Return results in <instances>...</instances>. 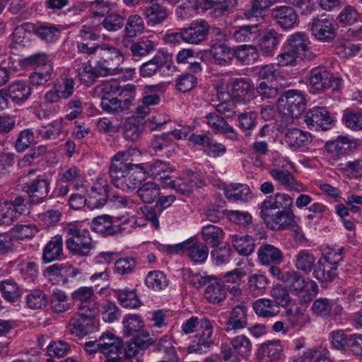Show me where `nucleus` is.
<instances>
[{"label": "nucleus", "instance_id": "nucleus-1", "mask_svg": "<svg viewBox=\"0 0 362 362\" xmlns=\"http://www.w3.org/2000/svg\"><path fill=\"white\" fill-rule=\"evenodd\" d=\"M37 170H30L18 179V186L25 192L35 204L45 202L50 192V181L42 175L35 176Z\"/></svg>", "mask_w": 362, "mask_h": 362}, {"label": "nucleus", "instance_id": "nucleus-2", "mask_svg": "<svg viewBox=\"0 0 362 362\" xmlns=\"http://www.w3.org/2000/svg\"><path fill=\"white\" fill-rule=\"evenodd\" d=\"M64 231L70 235L66 240V246L71 255L81 257L92 255L91 250L95 248V243L88 229L71 223L64 228Z\"/></svg>", "mask_w": 362, "mask_h": 362}, {"label": "nucleus", "instance_id": "nucleus-3", "mask_svg": "<svg viewBox=\"0 0 362 362\" xmlns=\"http://www.w3.org/2000/svg\"><path fill=\"white\" fill-rule=\"evenodd\" d=\"M111 182L115 187L124 192H132L138 189L141 182L145 179L148 171L146 168H130L120 170L115 168L114 170H109Z\"/></svg>", "mask_w": 362, "mask_h": 362}, {"label": "nucleus", "instance_id": "nucleus-4", "mask_svg": "<svg viewBox=\"0 0 362 362\" xmlns=\"http://www.w3.org/2000/svg\"><path fill=\"white\" fill-rule=\"evenodd\" d=\"M277 109L286 119L298 118L306 109L304 94L298 90L284 91L277 100Z\"/></svg>", "mask_w": 362, "mask_h": 362}, {"label": "nucleus", "instance_id": "nucleus-5", "mask_svg": "<svg viewBox=\"0 0 362 362\" xmlns=\"http://www.w3.org/2000/svg\"><path fill=\"white\" fill-rule=\"evenodd\" d=\"M109 201L117 207H126L128 199L124 196L112 194L108 190V186L103 180H99L92 187L88 197V207L90 209L103 207Z\"/></svg>", "mask_w": 362, "mask_h": 362}, {"label": "nucleus", "instance_id": "nucleus-6", "mask_svg": "<svg viewBox=\"0 0 362 362\" xmlns=\"http://www.w3.org/2000/svg\"><path fill=\"white\" fill-rule=\"evenodd\" d=\"M122 62L121 52L114 47L105 46L100 49L95 64L101 77L112 76L120 72Z\"/></svg>", "mask_w": 362, "mask_h": 362}, {"label": "nucleus", "instance_id": "nucleus-7", "mask_svg": "<svg viewBox=\"0 0 362 362\" xmlns=\"http://www.w3.org/2000/svg\"><path fill=\"white\" fill-rule=\"evenodd\" d=\"M309 27L314 37L322 42H331L337 37V23L325 14L314 18Z\"/></svg>", "mask_w": 362, "mask_h": 362}, {"label": "nucleus", "instance_id": "nucleus-8", "mask_svg": "<svg viewBox=\"0 0 362 362\" xmlns=\"http://www.w3.org/2000/svg\"><path fill=\"white\" fill-rule=\"evenodd\" d=\"M101 341V354L107 358L104 362H124L125 346L121 339L112 333H103Z\"/></svg>", "mask_w": 362, "mask_h": 362}, {"label": "nucleus", "instance_id": "nucleus-9", "mask_svg": "<svg viewBox=\"0 0 362 362\" xmlns=\"http://www.w3.org/2000/svg\"><path fill=\"white\" fill-rule=\"evenodd\" d=\"M202 331H198L195 335V339L188 346V352L195 354H205L214 344L212 339L213 327L211 322L206 318H202L200 323Z\"/></svg>", "mask_w": 362, "mask_h": 362}, {"label": "nucleus", "instance_id": "nucleus-10", "mask_svg": "<svg viewBox=\"0 0 362 362\" xmlns=\"http://www.w3.org/2000/svg\"><path fill=\"white\" fill-rule=\"evenodd\" d=\"M359 146L358 141L346 136H339L326 142L325 149L334 160H338L353 153Z\"/></svg>", "mask_w": 362, "mask_h": 362}, {"label": "nucleus", "instance_id": "nucleus-11", "mask_svg": "<svg viewBox=\"0 0 362 362\" xmlns=\"http://www.w3.org/2000/svg\"><path fill=\"white\" fill-rule=\"evenodd\" d=\"M198 286H206L204 291L205 298L211 303L218 304L223 301L227 293L225 286L218 279L213 276H197Z\"/></svg>", "mask_w": 362, "mask_h": 362}, {"label": "nucleus", "instance_id": "nucleus-12", "mask_svg": "<svg viewBox=\"0 0 362 362\" xmlns=\"http://www.w3.org/2000/svg\"><path fill=\"white\" fill-rule=\"evenodd\" d=\"M269 274L280 280L286 287L291 292L301 293L306 286V281L303 276L296 271H288L282 272L277 266L269 268Z\"/></svg>", "mask_w": 362, "mask_h": 362}, {"label": "nucleus", "instance_id": "nucleus-13", "mask_svg": "<svg viewBox=\"0 0 362 362\" xmlns=\"http://www.w3.org/2000/svg\"><path fill=\"white\" fill-rule=\"evenodd\" d=\"M309 78L311 87L319 92H323L330 88L334 83L338 87L341 82L340 78H335L325 66L313 68L310 71Z\"/></svg>", "mask_w": 362, "mask_h": 362}, {"label": "nucleus", "instance_id": "nucleus-14", "mask_svg": "<svg viewBox=\"0 0 362 362\" xmlns=\"http://www.w3.org/2000/svg\"><path fill=\"white\" fill-rule=\"evenodd\" d=\"M266 224L273 230H284L295 226V216L292 209L260 214Z\"/></svg>", "mask_w": 362, "mask_h": 362}, {"label": "nucleus", "instance_id": "nucleus-15", "mask_svg": "<svg viewBox=\"0 0 362 362\" xmlns=\"http://www.w3.org/2000/svg\"><path fill=\"white\" fill-rule=\"evenodd\" d=\"M124 348V362H141L140 359L142 351L148 349L152 344L148 334L132 336Z\"/></svg>", "mask_w": 362, "mask_h": 362}, {"label": "nucleus", "instance_id": "nucleus-16", "mask_svg": "<svg viewBox=\"0 0 362 362\" xmlns=\"http://www.w3.org/2000/svg\"><path fill=\"white\" fill-rule=\"evenodd\" d=\"M185 42L192 45H199L205 41L210 32V25L204 20H196L182 28Z\"/></svg>", "mask_w": 362, "mask_h": 362}, {"label": "nucleus", "instance_id": "nucleus-17", "mask_svg": "<svg viewBox=\"0 0 362 362\" xmlns=\"http://www.w3.org/2000/svg\"><path fill=\"white\" fill-rule=\"evenodd\" d=\"M341 257L332 259L329 256L320 258L316 263L313 274L321 282H329L337 276V269Z\"/></svg>", "mask_w": 362, "mask_h": 362}, {"label": "nucleus", "instance_id": "nucleus-18", "mask_svg": "<svg viewBox=\"0 0 362 362\" xmlns=\"http://www.w3.org/2000/svg\"><path fill=\"white\" fill-rule=\"evenodd\" d=\"M305 122L307 125L322 131L329 130L334 125V120L325 107H315L310 109L306 113Z\"/></svg>", "mask_w": 362, "mask_h": 362}, {"label": "nucleus", "instance_id": "nucleus-19", "mask_svg": "<svg viewBox=\"0 0 362 362\" xmlns=\"http://www.w3.org/2000/svg\"><path fill=\"white\" fill-rule=\"evenodd\" d=\"M255 87L251 80L247 78H235L231 84L232 99L246 104L255 98Z\"/></svg>", "mask_w": 362, "mask_h": 362}, {"label": "nucleus", "instance_id": "nucleus-20", "mask_svg": "<svg viewBox=\"0 0 362 362\" xmlns=\"http://www.w3.org/2000/svg\"><path fill=\"white\" fill-rule=\"evenodd\" d=\"M141 156V152L137 148H130L125 151L117 152L112 158L109 167V170H114L115 168L120 170L130 168H140L144 164L136 163V157Z\"/></svg>", "mask_w": 362, "mask_h": 362}, {"label": "nucleus", "instance_id": "nucleus-21", "mask_svg": "<svg viewBox=\"0 0 362 362\" xmlns=\"http://www.w3.org/2000/svg\"><path fill=\"white\" fill-rule=\"evenodd\" d=\"M247 308L243 305L234 307L230 312L229 317L226 323V332H236L248 326Z\"/></svg>", "mask_w": 362, "mask_h": 362}, {"label": "nucleus", "instance_id": "nucleus-22", "mask_svg": "<svg viewBox=\"0 0 362 362\" xmlns=\"http://www.w3.org/2000/svg\"><path fill=\"white\" fill-rule=\"evenodd\" d=\"M141 14L146 25L151 28L162 25L169 16L167 8L157 2L143 8Z\"/></svg>", "mask_w": 362, "mask_h": 362}, {"label": "nucleus", "instance_id": "nucleus-23", "mask_svg": "<svg viewBox=\"0 0 362 362\" xmlns=\"http://www.w3.org/2000/svg\"><path fill=\"white\" fill-rule=\"evenodd\" d=\"M272 17L284 30H289L294 27L298 16L295 10L288 6H279L273 8Z\"/></svg>", "mask_w": 362, "mask_h": 362}, {"label": "nucleus", "instance_id": "nucleus-24", "mask_svg": "<svg viewBox=\"0 0 362 362\" xmlns=\"http://www.w3.org/2000/svg\"><path fill=\"white\" fill-rule=\"evenodd\" d=\"M293 199L287 194L276 193L274 197L266 199L261 205L260 214L292 209Z\"/></svg>", "mask_w": 362, "mask_h": 362}, {"label": "nucleus", "instance_id": "nucleus-25", "mask_svg": "<svg viewBox=\"0 0 362 362\" xmlns=\"http://www.w3.org/2000/svg\"><path fill=\"white\" fill-rule=\"evenodd\" d=\"M311 309L315 314L322 317L340 315L343 310L337 300L327 298L315 300Z\"/></svg>", "mask_w": 362, "mask_h": 362}, {"label": "nucleus", "instance_id": "nucleus-26", "mask_svg": "<svg viewBox=\"0 0 362 362\" xmlns=\"http://www.w3.org/2000/svg\"><path fill=\"white\" fill-rule=\"evenodd\" d=\"M124 25V35L122 40L124 47H128L131 39L141 34L145 30V23L142 16L139 14H132L128 16Z\"/></svg>", "mask_w": 362, "mask_h": 362}, {"label": "nucleus", "instance_id": "nucleus-27", "mask_svg": "<svg viewBox=\"0 0 362 362\" xmlns=\"http://www.w3.org/2000/svg\"><path fill=\"white\" fill-rule=\"evenodd\" d=\"M257 259L262 265L276 266L284 261V255L281 250L272 245H262L257 251Z\"/></svg>", "mask_w": 362, "mask_h": 362}, {"label": "nucleus", "instance_id": "nucleus-28", "mask_svg": "<svg viewBox=\"0 0 362 362\" xmlns=\"http://www.w3.org/2000/svg\"><path fill=\"white\" fill-rule=\"evenodd\" d=\"M207 124L214 133L226 135V138L232 141H237L238 134L233 127L226 119L216 113H209L205 117Z\"/></svg>", "mask_w": 362, "mask_h": 362}, {"label": "nucleus", "instance_id": "nucleus-29", "mask_svg": "<svg viewBox=\"0 0 362 362\" xmlns=\"http://www.w3.org/2000/svg\"><path fill=\"white\" fill-rule=\"evenodd\" d=\"M6 88L8 98L16 105H22L26 102L33 91L30 86L27 82L21 80L13 81Z\"/></svg>", "mask_w": 362, "mask_h": 362}, {"label": "nucleus", "instance_id": "nucleus-30", "mask_svg": "<svg viewBox=\"0 0 362 362\" xmlns=\"http://www.w3.org/2000/svg\"><path fill=\"white\" fill-rule=\"evenodd\" d=\"M281 35L274 29L266 30L258 41V52L264 57H272L279 43Z\"/></svg>", "mask_w": 362, "mask_h": 362}, {"label": "nucleus", "instance_id": "nucleus-31", "mask_svg": "<svg viewBox=\"0 0 362 362\" xmlns=\"http://www.w3.org/2000/svg\"><path fill=\"white\" fill-rule=\"evenodd\" d=\"M312 140L313 137L309 132L298 128L288 129L285 135L286 143L293 151L299 150L308 145Z\"/></svg>", "mask_w": 362, "mask_h": 362}, {"label": "nucleus", "instance_id": "nucleus-32", "mask_svg": "<svg viewBox=\"0 0 362 362\" xmlns=\"http://www.w3.org/2000/svg\"><path fill=\"white\" fill-rule=\"evenodd\" d=\"M186 255L195 263L204 262L209 256L208 246L199 241L197 238H189L187 240Z\"/></svg>", "mask_w": 362, "mask_h": 362}, {"label": "nucleus", "instance_id": "nucleus-33", "mask_svg": "<svg viewBox=\"0 0 362 362\" xmlns=\"http://www.w3.org/2000/svg\"><path fill=\"white\" fill-rule=\"evenodd\" d=\"M272 177L280 182L283 186L289 190L296 191L298 192H304L306 190L303 184L296 181L291 173L286 170H280L277 168L272 169L269 172Z\"/></svg>", "mask_w": 362, "mask_h": 362}, {"label": "nucleus", "instance_id": "nucleus-34", "mask_svg": "<svg viewBox=\"0 0 362 362\" xmlns=\"http://www.w3.org/2000/svg\"><path fill=\"white\" fill-rule=\"evenodd\" d=\"M213 62L216 65L226 66L231 63L233 54L231 49L223 42L214 43L209 50Z\"/></svg>", "mask_w": 362, "mask_h": 362}, {"label": "nucleus", "instance_id": "nucleus-35", "mask_svg": "<svg viewBox=\"0 0 362 362\" xmlns=\"http://www.w3.org/2000/svg\"><path fill=\"white\" fill-rule=\"evenodd\" d=\"M173 149V140L168 134L156 136L151 141L149 151L158 156L169 157Z\"/></svg>", "mask_w": 362, "mask_h": 362}, {"label": "nucleus", "instance_id": "nucleus-36", "mask_svg": "<svg viewBox=\"0 0 362 362\" xmlns=\"http://www.w3.org/2000/svg\"><path fill=\"white\" fill-rule=\"evenodd\" d=\"M92 229L104 236L112 235L119 232L117 226L112 224V218L109 215H102L92 220Z\"/></svg>", "mask_w": 362, "mask_h": 362}, {"label": "nucleus", "instance_id": "nucleus-37", "mask_svg": "<svg viewBox=\"0 0 362 362\" xmlns=\"http://www.w3.org/2000/svg\"><path fill=\"white\" fill-rule=\"evenodd\" d=\"M100 105L104 111L108 113L117 114L129 108L131 106L130 98L119 99L117 98L103 95Z\"/></svg>", "mask_w": 362, "mask_h": 362}, {"label": "nucleus", "instance_id": "nucleus-38", "mask_svg": "<svg viewBox=\"0 0 362 362\" xmlns=\"http://www.w3.org/2000/svg\"><path fill=\"white\" fill-rule=\"evenodd\" d=\"M202 239L211 247L218 246L223 243L225 233L223 229L215 225L204 226L201 230Z\"/></svg>", "mask_w": 362, "mask_h": 362}, {"label": "nucleus", "instance_id": "nucleus-39", "mask_svg": "<svg viewBox=\"0 0 362 362\" xmlns=\"http://www.w3.org/2000/svg\"><path fill=\"white\" fill-rule=\"evenodd\" d=\"M253 310L259 316L264 318H269L276 316L280 311L273 300L269 298H259L254 301L252 305Z\"/></svg>", "mask_w": 362, "mask_h": 362}, {"label": "nucleus", "instance_id": "nucleus-40", "mask_svg": "<svg viewBox=\"0 0 362 362\" xmlns=\"http://www.w3.org/2000/svg\"><path fill=\"white\" fill-rule=\"evenodd\" d=\"M76 72L81 83L87 86L93 85L97 79L101 77L95 64L92 65L90 60L83 63L81 66L76 69Z\"/></svg>", "mask_w": 362, "mask_h": 362}, {"label": "nucleus", "instance_id": "nucleus-41", "mask_svg": "<svg viewBox=\"0 0 362 362\" xmlns=\"http://www.w3.org/2000/svg\"><path fill=\"white\" fill-rule=\"evenodd\" d=\"M136 194L144 203L151 204L159 197L160 189L157 183L148 181L140 185L136 190Z\"/></svg>", "mask_w": 362, "mask_h": 362}, {"label": "nucleus", "instance_id": "nucleus-42", "mask_svg": "<svg viewBox=\"0 0 362 362\" xmlns=\"http://www.w3.org/2000/svg\"><path fill=\"white\" fill-rule=\"evenodd\" d=\"M258 354L267 357L270 361L281 359L284 355V347L280 340L268 341L260 345Z\"/></svg>", "mask_w": 362, "mask_h": 362}, {"label": "nucleus", "instance_id": "nucleus-43", "mask_svg": "<svg viewBox=\"0 0 362 362\" xmlns=\"http://www.w3.org/2000/svg\"><path fill=\"white\" fill-rule=\"evenodd\" d=\"M66 269L62 264H54L47 267L43 272V276L53 285L63 284L68 283L66 276Z\"/></svg>", "mask_w": 362, "mask_h": 362}, {"label": "nucleus", "instance_id": "nucleus-44", "mask_svg": "<svg viewBox=\"0 0 362 362\" xmlns=\"http://www.w3.org/2000/svg\"><path fill=\"white\" fill-rule=\"evenodd\" d=\"M115 296L120 305L125 308L135 309L141 304L135 289H119L115 291Z\"/></svg>", "mask_w": 362, "mask_h": 362}, {"label": "nucleus", "instance_id": "nucleus-45", "mask_svg": "<svg viewBox=\"0 0 362 362\" xmlns=\"http://www.w3.org/2000/svg\"><path fill=\"white\" fill-rule=\"evenodd\" d=\"M62 238L57 235L51 238L43 250V260L51 262L62 255Z\"/></svg>", "mask_w": 362, "mask_h": 362}, {"label": "nucleus", "instance_id": "nucleus-46", "mask_svg": "<svg viewBox=\"0 0 362 362\" xmlns=\"http://www.w3.org/2000/svg\"><path fill=\"white\" fill-rule=\"evenodd\" d=\"M235 57L243 64H253L258 58V49L255 46L243 45L235 47L233 50Z\"/></svg>", "mask_w": 362, "mask_h": 362}, {"label": "nucleus", "instance_id": "nucleus-47", "mask_svg": "<svg viewBox=\"0 0 362 362\" xmlns=\"http://www.w3.org/2000/svg\"><path fill=\"white\" fill-rule=\"evenodd\" d=\"M168 55L164 53L156 54L152 59L144 63L140 66V74L142 77H151L160 69L166 65Z\"/></svg>", "mask_w": 362, "mask_h": 362}, {"label": "nucleus", "instance_id": "nucleus-48", "mask_svg": "<svg viewBox=\"0 0 362 362\" xmlns=\"http://www.w3.org/2000/svg\"><path fill=\"white\" fill-rule=\"evenodd\" d=\"M226 197L233 202H246L250 197V189L247 185L232 183L224 189Z\"/></svg>", "mask_w": 362, "mask_h": 362}, {"label": "nucleus", "instance_id": "nucleus-49", "mask_svg": "<svg viewBox=\"0 0 362 362\" xmlns=\"http://www.w3.org/2000/svg\"><path fill=\"white\" fill-rule=\"evenodd\" d=\"M232 243L235 250L243 256H248L255 251V240L250 235H233Z\"/></svg>", "mask_w": 362, "mask_h": 362}, {"label": "nucleus", "instance_id": "nucleus-50", "mask_svg": "<svg viewBox=\"0 0 362 362\" xmlns=\"http://www.w3.org/2000/svg\"><path fill=\"white\" fill-rule=\"evenodd\" d=\"M287 42L289 49L298 57L304 54L308 50L310 41L308 37L303 33H296L290 35Z\"/></svg>", "mask_w": 362, "mask_h": 362}, {"label": "nucleus", "instance_id": "nucleus-51", "mask_svg": "<svg viewBox=\"0 0 362 362\" xmlns=\"http://www.w3.org/2000/svg\"><path fill=\"white\" fill-rule=\"evenodd\" d=\"M315 257L308 250H300L296 257L295 266L297 269L303 272L305 274H309L315 267Z\"/></svg>", "mask_w": 362, "mask_h": 362}, {"label": "nucleus", "instance_id": "nucleus-52", "mask_svg": "<svg viewBox=\"0 0 362 362\" xmlns=\"http://www.w3.org/2000/svg\"><path fill=\"white\" fill-rule=\"evenodd\" d=\"M233 36L238 42H255L259 35V30L256 25H243L235 30Z\"/></svg>", "mask_w": 362, "mask_h": 362}, {"label": "nucleus", "instance_id": "nucleus-53", "mask_svg": "<svg viewBox=\"0 0 362 362\" xmlns=\"http://www.w3.org/2000/svg\"><path fill=\"white\" fill-rule=\"evenodd\" d=\"M129 49L133 57H144L155 49V43L148 38L142 37L137 42L129 43Z\"/></svg>", "mask_w": 362, "mask_h": 362}, {"label": "nucleus", "instance_id": "nucleus-54", "mask_svg": "<svg viewBox=\"0 0 362 362\" xmlns=\"http://www.w3.org/2000/svg\"><path fill=\"white\" fill-rule=\"evenodd\" d=\"M0 291L4 298L8 302H16L21 297L20 288L18 284L11 279L0 282Z\"/></svg>", "mask_w": 362, "mask_h": 362}, {"label": "nucleus", "instance_id": "nucleus-55", "mask_svg": "<svg viewBox=\"0 0 362 362\" xmlns=\"http://www.w3.org/2000/svg\"><path fill=\"white\" fill-rule=\"evenodd\" d=\"M276 0H251V7L245 9L244 14L246 18H262L263 11L269 8Z\"/></svg>", "mask_w": 362, "mask_h": 362}, {"label": "nucleus", "instance_id": "nucleus-56", "mask_svg": "<svg viewBox=\"0 0 362 362\" xmlns=\"http://www.w3.org/2000/svg\"><path fill=\"white\" fill-rule=\"evenodd\" d=\"M93 320H88L86 316H81L78 313L77 318H72L70 321V332L78 337L85 336L90 332Z\"/></svg>", "mask_w": 362, "mask_h": 362}, {"label": "nucleus", "instance_id": "nucleus-57", "mask_svg": "<svg viewBox=\"0 0 362 362\" xmlns=\"http://www.w3.org/2000/svg\"><path fill=\"white\" fill-rule=\"evenodd\" d=\"M269 285L267 278L262 274H252L248 279V288L253 296H261L266 293Z\"/></svg>", "mask_w": 362, "mask_h": 362}, {"label": "nucleus", "instance_id": "nucleus-58", "mask_svg": "<svg viewBox=\"0 0 362 362\" xmlns=\"http://www.w3.org/2000/svg\"><path fill=\"white\" fill-rule=\"evenodd\" d=\"M50 306L53 312L60 313L65 312L70 308L68 297L64 291L57 289L52 293Z\"/></svg>", "mask_w": 362, "mask_h": 362}, {"label": "nucleus", "instance_id": "nucleus-59", "mask_svg": "<svg viewBox=\"0 0 362 362\" xmlns=\"http://www.w3.org/2000/svg\"><path fill=\"white\" fill-rule=\"evenodd\" d=\"M21 64L23 66H30L35 70L37 69H44L47 66H52L49 61V56L45 52H38L30 55L21 60Z\"/></svg>", "mask_w": 362, "mask_h": 362}, {"label": "nucleus", "instance_id": "nucleus-60", "mask_svg": "<svg viewBox=\"0 0 362 362\" xmlns=\"http://www.w3.org/2000/svg\"><path fill=\"white\" fill-rule=\"evenodd\" d=\"M124 332L126 336H134L139 333L144 327V322L137 315H128L123 320Z\"/></svg>", "mask_w": 362, "mask_h": 362}, {"label": "nucleus", "instance_id": "nucleus-61", "mask_svg": "<svg viewBox=\"0 0 362 362\" xmlns=\"http://www.w3.org/2000/svg\"><path fill=\"white\" fill-rule=\"evenodd\" d=\"M233 350L242 357H247L252 351V343L245 335H238L231 340Z\"/></svg>", "mask_w": 362, "mask_h": 362}, {"label": "nucleus", "instance_id": "nucleus-62", "mask_svg": "<svg viewBox=\"0 0 362 362\" xmlns=\"http://www.w3.org/2000/svg\"><path fill=\"white\" fill-rule=\"evenodd\" d=\"M52 71V66H47L44 69H37L29 76L30 83L36 86L45 84L51 79Z\"/></svg>", "mask_w": 362, "mask_h": 362}, {"label": "nucleus", "instance_id": "nucleus-63", "mask_svg": "<svg viewBox=\"0 0 362 362\" xmlns=\"http://www.w3.org/2000/svg\"><path fill=\"white\" fill-rule=\"evenodd\" d=\"M145 282L148 288L156 291L162 290L165 288L168 284L165 275L159 271L148 272Z\"/></svg>", "mask_w": 362, "mask_h": 362}, {"label": "nucleus", "instance_id": "nucleus-64", "mask_svg": "<svg viewBox=\"0 0 362 362\" xmlns=\"http://www.w3.org/2000/svg\"><path fill=\"white\" fill-rule=\"evenodd\" d=\"M60 30L54 25H40L37 27L35 35L47 42L56 41L60 35Z\"/></svg>", "mask_w": 362, "mask_h": 362}]
</instances>
